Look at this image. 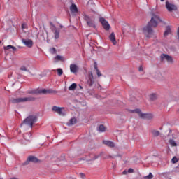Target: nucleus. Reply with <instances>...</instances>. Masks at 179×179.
Instances as JSON below:
<instances>
[{
  "label": "nucleus",
  "instance_id": "obj_1",
  "mask_svg": "<svg viewBox=\"0 0 179 179\" xmlns=\"http://www.w3.org/2000/svg\"><path fill=\"white\" fill-rule=\"evenodd\" d=\"M150 15V21L148 22V25L143 29V31L146 37H150V36L153 34L152 27H157V24L162 22L159 13L155 11V10H151Z\"/></svg>",
  "mask_w": 179,
  "mask_h": 179
},
{
  "label": "nucleus",
  "instance_id": "obj_2",
  "mask_svg": "<svg viewBox=\"0 0 179 179\" xmlns=\"http://www.w3.org/2000/svg\"><path fill=\"white\" fill-rule=\"evenodd\" d=\"M36 122L37 116L34 115H29L23 121V122L21 124V127H23V125H27V127H29V128H33V124Z\"/></svg>",
  "mask_w": 179,
  "mask_h": 179
},
{
  "label": "nucleus",
  "instance_id": "obj_3",
  "mask_svg": "<svg viewBox=\"0 0 179 179\" xmlns=\"http://www.w3.org/2000/svg\"><path fill=\"white\" fill-rule=\"evenodd\" d=\"M132 113H136L143 120H152L153 118V114L152 113H142L140 109H136L131 111Z\"/></svg>",
  "mask_w": 179,
  "mask_h": 179
},
{
  "label": "nucleus",
  "instance_id": "obj_4",
  "mask_svg": "<svg viewBox=\"0 0 179 179\" xmlns=\"http://www.w3.org/2000/svg\"><path fill=\"white\" fill-rule=\"evenodd\" d=\"M165 8L167 9L168 12H176V10H177V6L169 1H166Z\"/></svg>",
  "mask_w": 179,
  "mask_h": 179
},
{
  "label": "nucleus",
  "instance_id": "obj_5",
  "mask_svg": "<svg viewBox=\"0 0 179 179\" xmlns=\"http://www.w3.org/2000/svg\"><path fill=\"white\" fill-rule=\"evenodd\" d=\"M34 98L33 97H24V98H17L12 100V103H26V101H33Z\"/></svg>",
  "mask_w": 179,
  "mask_h": 179
},
{
  "label": "nucleus",
  "instance_id": "obj_6",
  "mask_svg": "<svg viewBox=\"0 0 179 179\" xmlns=\"http://www.w3.org/2000/svg\"><path fill=\"white\" fill-rule=\"evenodd\" d=\"M84 20L86 21L87 24L90 27H96V24L94 23V20H93V18H91L90 17H89V15H84Z\"/></svg>",
  "mask_w": 179,
  "mask_h": 179
},
{
  "label": "nucleus",
  "instance_id": "obj_7",
  "mask_svg": "<svg viewBox=\"0 0 179 179\" xmlns=\"http://www.w3.org/2000/svg\"><path fill=\"white\" fill-rule=\"evenodd\" d=\"M52 111L59 114V115H65V109L64 108H59L58 106H53Z\"/></svg>",
  "mask_w": 179,
  "mask_h": 179
},
{
  "label": "nucleus",
  "instance_id": "obj_8",
  "mask_svg": "<svg viewBox=\"0 0 179 179\" xmlns=\"http://www.w3.org/2000/svg\"><path fill=\"white\" fill-rule=\"evenodd\" d=\"M162 61H166L168 64H173V57L166 54L161 55Z\"/></svg>",
  "mask_w": 179,
  "mask_h": 179
},
{
  "label": "nucleus",
  "instance_id": "obj_9",
  "mask_svg": "<svg viewBox=\"0 0 179 179\" xmlns=\"http://www.w3.org/2000/svg\"><path fill=\"white\" fill-rule=\"evenodd\" d=\"M87 80L90 86H93V84L94 83V78L93 77V73H92L91 71L88 72V75L87 76Z\"/></svg>",
  "mask_w": 179,
  "mask_h": 179
},
{
  "label": "nucleus",
  "instance_id": "obj_10",
  "mask_svg": "<svg viewBox=\"0 0 179 179\" xmlns=\"http://www.w3.org/2000/svg\"><path fill=\"white\" fill-rule=\"evenodd\" d=\"M99 22L101 23L103 29L105 30H110V24H108V22L104 19V17H101L99 19Z\"/></svg>",
  "mask_w": 179,
  "mask_h": 179
},
{
  "label": "nucleus",
  "instance_id": "obj_11",
  "mask_svg": "<svg viewBox=\"0 0 179 179\" xmlns=\"http://www.w3.org/2000/svg\"><path fill=\"white\" fill-rule=\"evenodd\" d=\"M70 71L72 73H78L79 72V66L75 64L70 65Z\"/></svg>",
  "mask_w": 179,
  "mask_h": 179
},
{
  "label": "nucleus",
  "instance_id": "obj_12",
  "mask_svg": "<svg viewBox=\"0 0 179 179\" xmlns=\"http://www.w3.org/2000/svg\"><path fill=\"white\" fill-rule=\"evenodd\" d=\"M22 43L29 48H31V47H33V41L31 39H22Z\"/></svg>",
  "mask_w": 179,
  "mask_h": 179
},
{
  "label": "nucleus",
  "instance_id": "obj_13",
  "mask_svg": "<svg viewBox=\"0 0 179 179\" xmlns=\"http://www.w3.org/2000/svg\"><path fill=\"white\" fill-rule=\"evenodd\" d=\"M109 40L113 43V45H117V41L115 40V34L112 32L109 36Z\"/></svg>",
  "mask_w": 179,
  "mask_h": 179
},
{
  "label": "nucleus",
  "instance_id": "obj_14",
  "mask_svg": "<svg viewBox=\"0 0 179 179\" xmlns=\"http://www.w3.org/2000/svg\"><path fill=\"white\" fill-rule=\"evenodd\" d=\"M70 10L73 15H76L78 13V7H76V5L72 4L70 6Z\"/></svg>",
  "mask_w": 179,
  "mask_h": 179
},
{
  "label": "nucleus",
  "instance_id": "obj_15",
  "mask_svg": "<svg viewBox=\"0 0 179 179\" xmlns=\"http://www.w3.org/2000/svg\"><path fill=\"white\" fill-rule=\"evenodd\" d=\"M103 143L104 145H106V146H109L110 148H114V146H115V144H114V142L107 141V140L103 141Z\"/></svg>",
  "mask_w": 179,
  "mask_h": 179
},
{
  "label": "nucleus",
  "instance_id": "obj_16",
  "mask_svg": "<svg viewBox=\"0 0 179 179\" xmlns=\"http://www.w3.org/2000/svg\"><path fill=\"white\" fill-rule=\"evenodd\" d=\"M27 162H31L32 163H37L38 159L36 157L31 156L27 159Z\"/></svg>",
  "mask_w": 179,
  "mask_h": 179
},
{
  "label": "nucleus",
  "instance_id": "obj_17",
  "mask_svg": "<svg viewBox=\"0 0 179 179\" xmlns=\"http://www.w3.org/2000/svg\"><path fill=\"white\" fill-rule=\"evenodd\" d=\"M76 122H77L76 118L73 117L69 120V122L67 123V125L69 127H71V125H75V124H76Z\"/></svg>",
  "mask_w": 179,
  "mask_h": 179
},
{
  "label": "nucleus",
  "instance_id": "obj_18",
  "mask_svg": "<svg viewBox=\"0 0 179 179\" xmlns=\"http://www.w3.org/2000/svg\"><path fill=\"white\" fill-rule=\"evenodd\" d=\"M170 33H171V27H170V26H167L166 27V30L164 34V36L166 37V36H169V34H170Z\"/></svg>",
  "mask_w": 179,
  "mask_h": 179
},
{
  "label": "nucleus",
  "instance_id": "obj_19",
  "mask_svg": "<svg viewBox=\"0 0 179 179\" xmlns=\"http://www.w3.org/2000/svg\"><path fill=\"white\" fill-rule=\"evenodd\" d=\"M150 100L155 101V100H157V94L152 93L149 95Z\"/></svg>",
  "mask_w": 179,
  "mask_h": 179
},
{
  "label": "nucleus",
  "instance_id": "obj_20",
  "mask_svg": "<svg viewBox=\"0 0 179 179\" xmlns=\"http://www.w3.org/2000/svg\"><path fill=\"white\" fill-rule=\"evenodd\" d=\"M54 59L55 62H58V61H64V57L61 55H57L56 57H55Z\"/></svg>",
  "mask_w": 179,
  "mask_h": 179
},
{
  "label": "nucleus",
  "instance_id": "obj_21",
  "mask_svg": "<svg viewBox=\"0 0 179 179\" xmlns=\"http://www.w3.org/2000/svg\"><path fill=\"white\" fill-rule=\"evenodd\" d=\"M97 130L99 131V132H104L106 131V127H104V125L101 124L98 127Z\"/></svg>",
  "mask_w": 179,
  "mask_h": 179
},
{
  "label": "nucleus",
  "instance_id": "obj_22",
  "mask_svg": "<svg viewBox=\"0 0 179 179\" xmlns=\"http://www.w3.org/2000/svg\"><path fill=\"white\" fill-rule=\"evenodd\" d=\"M30 138H31V134L30 133H26L24 135V138L25 141H30Z\"/></svg>",
  "mask_w": 179,
  "mask_h": 179
},
{
  "label": "nucleus",
  "instance_id": "obj_23",
  "mask_svg": "<svg viewBox=\"0 0 179 179\" xmlns=\"http://www.w3.org/2000/svg\"><path fill=\"white\" fill-rule=\"evenodd\" d=\"M13 49V51H16V47L13 46L12 45H7L4 48L5 50H10Z\"/></svg>",
  "mask_w": 179,
  "mask_h": 179
},
{
  "label": "nucleus",
  "instance_id": "obj_24",
  "mask_svg": "<svg viewBox=\"0 0 179 179\" xmlns=\"http://www.w3.org/2000/svg\"><path fill=\"white\" fill-rule=\"evenodd\" d=\"M55 40H58L59 38V30H55Z\"/></svg>",
  "mask_w": 179,
  "mask_h": 179
},
{
  "label": "nucleus",
  "instance_id": "obj_25",
  "mask_svg": "<svg viewBox=\"0 0 179 179\" xmlns=\"http://www.w3.org/2000/svg\"><path fill=\"white\" fill-rule=\"evenodd\" d=\"M76 83H73L69 87V90H74L76 89Z\"/></svg>",
  "mask_w": 179,
  "mask_h": 179
},
{
  "label": "nucleus",
  "instance_id": "obj_26",
  "mask_svg": "<svg viewBox=\"0 0 179 179\" xmlns=\"http://www.w3.org/2000/svg\"><path fill=\"white\" fill-rule=\"evenodd\" d=\"M169 144L171 145V146H177V143H176V141L173 139L169 140Z\"/></svg>",
  "mask_w": 179,
  "mask_h": 179
},
{
  "label": "nucleus",
  "instance_id": "obj_27",
  "mask_svg": "<svg viewBox=\"0 0 179 179\" xmlns=\"http://www.w3.org/2000/svg\"><path fill=\"white\" fill-rule=\"evenodd\" d=\"M57 72L59 76H61V75H62V73H64V71H62V69H57Z\"/></svg>",
  "mask_w": 179,
  "mask_h": 179
},
{
  "label": "nucleus",
  "instance_id": "obj_28",
  "mask_svg": "<svg viewBox=\"0 0 179 179\" xmlns=\"http://www.w3.org/2000/svg\"><path fill=\"white\" fill-rule=\"evenodd\" d=\"M50 54H57V50L55 48H52L50 49Z\"/></svg>",
  "mask_w": 179,
  "mask_h": 179
},
{
  "label": "nucleus",
  "instance_id": "obj_29",
  "mask_svg": "<svg viewBox=\"0 0 179 179\" xmlns=\"http://www.w3.org/2000/svg\"><path fill=\"white\" fill-rule=\"evenodd\" d=\"M153 178V174L152 173H150L149 175L145 176V179H152Z\"/></svg>",
  "mask_w": 179,
  "mask_h": 179
},
{
  "label": "nucleus",
  "instance_id": "obj_30",
  "mask_svg": "<svg viewBox=\"0 0 179 179\" xmlns=\"http://www.w3.org/2000/svg\"><path fill=\"white\" fill-rule=\"evenodd\" d=\"M152 134L154 135V136H159V135H160V133L159 132V131H153Z\"/></svg>",
  "mask_w": 179,
  "mask_h": 179
},
{
  "label": "nucleus",
  "instance_id": "obj_31",
  "mask_svg": "<svg viewBox=\"0 0 179 179\" xmlns=\"http://www.w3.org/2000/svg\"><path fill=\"white\" fill-rule=\"evenodd\" d=\"M171 162L173 164L177 163V162H178V159H177V157H173L171 159Z\"/></svg>",
  "mask_w": 179,
  "mask_h": 179
},
{
  "label": "nucleus",
  "instance_id": "obj_32",
  "mask_svg": "<svg viewBox=\"0 0 179 179\" xmlns=\"http://www.w3.org/2000/svg\"><path fill=\"white\" fill-rule=\"evenodd\" d=\"M20 70L24 71V72H27V68L24 66H21Z\"/></svg>",
  "mask_w": 179,
  "mask_h": 179
},
{
  "label": "nucleus",
  "instance_id": "obj_33",
  "mask_svg": "<svg viewBox=\"0 0 179 179\" xmlns=\"http://www.w3.org/2000/svg\"><path fill=\"white\" fill-rule=\"evenodd\" d=\"M22 29H27V24L26 23H24L22 24Z\"/></svg>",
  "mask_w": 179,
  "mask_h": 179
},
{
  "label": "nucleus",
  "instance_id": "obj_34",
  "mask_svg": "<svg viewBox=\"0 0 179 179\" xmlns=\"http://www.w3.org/2000/svg\"><path fill=\"white\" fill-rule=\"evenodd\" d=\"M127 172H129V173H134V169L129 168V169H128Z\"/></svg>",
  "mask_w": 179,
  "mask_h": 179
},
{
  "label": "nucleus",
  "instance_id": "obj_35",
  "mask_svg": "<svg viewBox=\"0 0 179 179\" xmlns=\"http://www.w3.org/2000/svg\"><path fill=\"white\" fill-rule=\"evenodd\" d=\"M80 178L85 179V174H83V173H80Z\"/></svg>",
  "mask_w": 179,
  "mask_h": 179
},
{
  "label": "nucleus",
  "instance_id": "obj_36",
  "mask_svg": "<svg viewBox=\"0 0 179 179\" xmlns=\"http://www.w3.org/2000/svg\"><path fill=\"white\" fill-rule=\"evenodd\" d=\"M96 73L99 77L101 76V73H100V71L96 70Z\"/></svg>",
  "mask_w": 179,
  "mask_h": 179
},
{
  "label": "nucleus",
  "instance_id": "obj_37",
  "mask_svg": "<svg viewBox=\"0 0 179 179\" xmlns=\"http://www.w3.org/2000/svg\"><path fill=\"white\" fill-rule=\"evenodd\" d=\"M138 71H139L140 72H142V71H143V68H142V66H140V67L138 68Z\"/></svg>",
  "mask_w": 179,
  "mask_h": 179
},
{
  "label": "nucleus",
  "instance_id": "obj_38",
  "mask_svg": "<svg viewBox=\"0 0 179 179\" xmlns=\"http://www.w3.org/2000/svg\"><path fill=\"white\" fill-rule=\"evenodd\" d=\"M41 93L45 94V93H47V90H42Z\"/></svg>",
  "mask_w": 179,
  "mask_h": 179
},
{
  "label": "nucleus",
  "instance_id": "obj_39",
  "mask_svg": "<svg viewBox=\"0 0 179 179\" xmlns=\"http://www.w3.org/2000/svg\"><path fill=\"white\" fill-rule=\"evenodd\" d=\"M160 76H162V74L160 73H157V76L155 77V78H158V77H160Z\"/></svg>",
  "mask_w": 179,
  "mask_h": 179
},
{
  "label": "nucleus",
  "instance_id": "obj_40",
  "mask_svg": "<svg viewBox=\"0 0 179 179\" xmlns=\"http://www.w3.org/2000/svg\"><path fill=\"white\" fill-rule=\"evenodd\" d=\"M123 174H127V171H124Z\"/></svg>",
  "mask_w": 179,
  "mask_h": 179
},
{
  "label": "nucleus",
  "instance_id": "obj_41",
  "mask_svg": "<svg viewBox=\"0 0 179 179\" xmlns=\"http://www.w3.org/2000/svg\"><path fill=\"white\" fill-rule=\"evenodd\" d=\"M99 157H95L94 158V160H96V159H97Z\"/></svg>",
  "mask_w": 179,
  "mask_h": 179
},
{
  "label": "nucleus",
  "instance_id": "obj_42",
  "mask_svg": "<svg viewBox=\"0 0 179 179\" xmlns=\"http://www.w3.org/2000/svg\"><path fill=\"white\" fill-rule=\"evenodd\" d=\"M161 1V2H164V0H160Z\"/></svg>",
  "mask_w": 179,
  "mask_h": 179
},
{
  "label": "nucleus",
  "instance_id": "obj_43",
  "mask_svg": "<svg viewBox=\"0 0 179 179\" xmlns=\"http://www.w3.org/2000/svg\"><path fill=\"white\" fill-rule=\"evenodd\" d=\"M0 44H1V41H0Z\"/></svg>",
  "mask_w": 179,
  "mask_h": 179
}]
</instances>
